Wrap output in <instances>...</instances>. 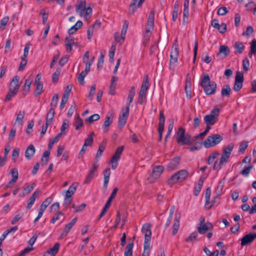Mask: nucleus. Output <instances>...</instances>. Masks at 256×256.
Returning a JSON list of instances; mask_svg holds the SVG:
<instances>
[{"label":"nucleus","mask_w":256,"mask_h":256,"mask_svg":"<svg viewBox=\"0 0 256 256\" xmlns=\"http://www.w3.org/2000/svg\"><path fill=\"white\" fill-rule=\"evenodd\" d=\"M200 84L206 95L215 94L216 90V84L215 82L210 80L208 74H204L201 76Z\"/></svg>","instance_id":"nucleus-1"},{"label":"nucleus","mask_w":256,"mask_h":256,"mask_svg":"<svg viewBox=\"0 0 256 256\" xmlns=\"http://www.w3.org/2000/svg\"><path fill=\"white\" fill-rule=\"evenodd\" d=\"M176 142L182 145L190 146L192 144L190 140V136L188 134H186L185 130L182 127L178 128L176 133Z\"/></svg>","instance_id":"nucleus-2"},{"label":"nucleus","mask_w":256,"mask_h":256,"mask_svg":"<svg viewBox=\"0 0 256 256\" xmlns=\"http://www.w3.org/2000/svg\"><path fill=\"white\" fill-rule=\"evenodd\" d=\"M188 175V172L186 170H180L174 174L168 180V184L172 185L177 182H180L186 180Z\"/></svg>","instance_id":"nucleus-3"},{"label":"nucleus","mask_w":256,"mask_h":256,"mask_svg":"<svg viewBox=\"0 0 256 256\" xmlns=\"http://www.w3.org/2000/svg\"><path fill=\"white\" fill-rule=\"evenodd\" d=\"M223 139L222 136L218 134L208 136L203 142L205 148H210L218 144Z\"/></svg>","instance_id":"nucleus-4"},{"label":"nucleus","mask_w":256,"mask_h":256,"mask_svg":"<svg viewBox=\"0 0 256 256\" xmlns=\"http://www.w3.org/2000/svg\"><path fill=\"white\" fill-rule=\"evenodd\" d=\"M154 10L151 9L148 18L147 24L146 28L144 38L146 40H149L151 32L154 29Z\"/></svg>","instance_id":"nucleus-5"},{"label":"nucleus","mask_w":256,"mask_h":256,"mask_svg":"<svg viewBox=\"0 0 256 256\" xmlns=\"http://www.w3.org/2000/svg\"><path fill=\"white\" fill-rule=\"evenodd\" d=\"M179 56V50H178V42L176 39L174 40L172 46V48L170 54V67L172 66V64H175L178 62V59Z\"/></svg>","instance_id":"nucleus-6"},{"label":"nucleus","mask_w":256,"mask_h":256,"mask_svg":"<svg viewBox=\"0 0 256 256\" xmlns=\"http://www.w3.org/2000/svg\"><path fill=\"white\" fill-rule=\"evenodd\" d=\"M130 110L128 108H122L121 110V114L118 118V126L122 128L126 122Z\"/></svg>","instance_id":"nucleus-7"},{"label":"nucleus","mask_w":256,"mask_h":256,"mask_svg":"<svg viewBox=\"0 0 256 256\" xmlns=\"http://www.w3.org/2000/svg\"><path fill=\"white\" fill-rule=\"evenodd\" d=\"M212 228L213 225L210 222H207L206 224H198L197 226L198 232L200 234H204L208 230H211Z\"/></svg>","instance_id":"nucleus-8"},{"label":"nucleus","mask_w":256,"mask_h":256,"mask_svg":"<svg viewBox=\"0 0 256 256\" xmlns=\"http://www.w3.org/2000/svg\"><path fill=\"white\" fill-rule=\"evenodd\" d=\"M77 221V218H73L70 222L68 224L66 225L64 228V230L60 236V238H63L64 237L66 236L70 232L71 228H72V226L75 224Z\"/></svg>","instance_id":"nucleus-9"},{"label":"nucleus","mask_w":256,"mask_h":256,"mask_svg":"<svg viewBox=\"0 0 256 256\" xmlns=\"http://www.w3.org/2000/svg\"><path fill=\"white\" fill-rule=\"evenodd\" d=\"M180 158L179 156L174 157L172 159L167 166L166 168L171 171L176 168L180 164Z\"/></svg>","instance_id":"nucleus-10"},{"label":"nucleus","mask_w":256,"mask_h":256,"mask_svg":"<svg viewBox=\"0 0 256 256\" xmlns=\"http://www.w3.org/2000/svg\"><path fill=\"white\" fill-rule=\"evenodd\" d=\"M113 118V114L112 112H108L106 117V120L102 126L104 132H106L108 131V128L112 122Z\"/></svg>","instance_id":"nucleus-11"},{"label":"nucleus","mask_w":256,"mask_h":256,"mask_svg":"<svg viewBox=\"0 0 256 256\" xmlns=\"http://www.w3.org/2000/svg\"><path fill=\"white\" fill-rule=\"evenodd\" d=\"M41 191L40 189H36L32 194L31 196L28 200V206H26V209L29 210H30L32 206H33L36 197L39 195Z\"/></svg>","instance_id":"nucleus-12"},{"label":"nucleus","mask_w":256,"mask_h":256,"mask_svg":"<svg viewBox=\"0 0 256 256\" xmlns=\"http://www.w3.org/2000/svg\"><path fill=\"white\" fill-rule=\"evenodd\" d=\"M164 122H165V116L164 115V112H163V110H160V116H159V122H158V134H162L164 130Z\"/></svg>","instance_id":"nucleus-13"},{"label":"nucleus","mask_w":256,"mask_h":256,"mask_svg":"<svg viewBox=\"0 0 256 256\" xmlns=\"http://www.w3.org/2000/svg\"><path fill=\"white\" fill-rule=\"evenodd\" d=\"M254 240L252 233H250L242 238L240 245L242 246L250 245L253 242Z\"/></svg>","instance_id":"nucleus-14"},{"label":"nucleus","mask_w":256,"mask_h":256,"mask_svg":"<svg viewBox=\"0 0 256 256\" xmlns=\"http://www.w3.org/2000/svg\"><path fill=\"white\" fill-rule=\"evenodd\" d=\"M164 171V167L162 166H157L154 167L151 176L154 179H157Z\"/></svg>","instance_id":"nucleus-15"},{"label":"nucleus","mask_w":256,"mask_h":256,"mask_svg":"<svg viewBox=\"0 0 256 256\" xmlns=\"http://www.w3.org/2000/svg\"><path fill=\"white\" fill-rule=\"evenodd\" d=\"M76 7V12H79L80 16H82L86 10V1L82 0L77 1Z\"/></svg>","instance_id":"nucleus-16"},{"label":"nucleus","mask_w":256,"mask_h":256,"mask_svg":"<svg viewBox=\"0 0 256 256\" xmlns=\"http://www.w3.org/2000/svg\"><path fill=\"white\" fill-rule=\"evenodd\" d=\"M104 176V181L102 188L106 190L108 188V183L110 180V168H107L104 170L103 172Z\"/></svg>","instance_id":"nucleus-17"},{"label":"nucleus","mask_w":256,"mask_h":256,"mask_svg":"<svg viewBox=\"0 0 256 256\" xmlns=\"http://www.w3.org/2000/svg\"><path fill=\"white\" fill-rule=\"evenodd\" d=\"M60 244L58 242H56L52 248L46 251L44 253L43 256H48L49 254H50L52 256H55L58 252Z\"/></svg>","instance_id":"nucleus-18"},{"label":"nucleus","mask_w":256,"mask_h":256,"mask_svg":"<svg viewBox=\"0 0 256 256\" xmlns=\"http://www.w3.org/2000/svg\"><path fill=\"white\" fill-rule=\"evenodd\" d=\"M124 146H118L116 148L114 154L112 157L110 162H118L120 158V154L122 153V151L124 150Z\"/></svg>","instance_id":"nucleus-19"},{"label":"nucleus","mask_w":256,"mask_h":256,"mask_svg":"<svg viewBox=\"0 0 256 256\" xmlns=\"http://www.w3.org/2000/svg\"><path fill=\"white\" fill-rule=\"evenodd\" d=\"M36 186V184L34 182H33L30 186H28L27 187L23 189L22 191L19 194L18 196L20 198L24 197L32 191Z\"/></svg>","instance_id":"nucleus-20"},{"label":"nucleus","mask_w":256,"mask_h":256,"mask_svg":"<svg viewBox=\"0 0 256 256\" xmlns=\"http://www.w3.org/2000/svg\"><path fill=\"white\" fill-rule=\"evenodd\" d=\"M36 150L33 144H30L26 149L25 152V156L26 158L30 160L31 159L32 156H34V153H35Z\"/></svg>","instance_id":"nucleus-21"},{"label":"nucleus","mask_w":256,"mask_h":256,"mask_svg":"<svg viewBox=\"0 0 256 256\" xmlns=\"http://www.w3.org/2000/svg\"><path fill=\"white\" fill-rule=\"evenodd\" d=\"M78 186V184L77 182L72 183L68 189L66 191V194L64 196H66V197L72 198L76 191Z\"/></svg>","instance_id":"nucleus-22"},{"label":"nucleus","mask_w":256,"mask_h":256,"mask_svg":"<svg viewBox=\"0 0 256 256\" xmlns=\"http://www.w3.org/2000/svg\"><path fill=\"white\" fill-rule=\"evenodd\" d=\"M76 44L74 38H70L69 37H66L65 46L68 52H70L72 50V46Z\"/></svg>","instance_id":"nucleus-23"},{"label":"nucleus","mask_w":256,"mask_h":256,"mask_svg":"<svg viewBox=\"0 0 256 256\" xmlns=\"http://www.w3.org/2000/svg\"><path fill=\"white\" fill-rule=\"evenodd\" d=\"M150 225L148 224H145L143 225L142 232L144 234V238H151L152 231L150 229Z\"/></svg>","instance_id":"nucleus-24"},{"label":"nucleus","mask_w":256,"mask_h":256,"mask_svg":"<svg viewBox=\"0 0 256 256\" xmlns=\"http://www.w3.org/2000/svg\"><path fill=\"white\" fill-rule=\"evenodd\" d=\"M149 87V82L148 78V75H145L144 79L142 81V83L140 88V91L144 92H146Z\"/></svg>","instance_id":"nucleus-25"},{"label":"nucleus","mask_w":256,"mask_h":256,"mask_svg":"<svg viewBox=\"0 0 256 256\" xmlns=\"http://www.w3.org/2000/svg\"><path fill=\"white\" fill-rule=\"evenodd\" d=\"M231 88L228 84H225L223 86L221 90V94L222 96L229 98L231 94Z\"/></svg>","instance_id":"nucleus-26"},{"label":"nucleus","mask_w":256,"mask_h":256,"mask_svg":"<svg viewBox=\"0 0 256 256\" xmlns=\"http://www.w3.org/2000/svg\"><path fill=\"white\" fill-rule=\"evenodd\" d=\"M82 22L81 20H78L76 24L71 27L68 30L69 34H72L76 32L82 26Z\"/></svg>","instance_id":"nucleus-27"},{"label":"nucleus","mask_w":256,"mask_h":256,"mask_svg":"<svg viewBox=\"0 0 256 256\" xmlns=\"http://www.w3.org/2000/svg\"><path fill=\"white\" fill-rule=\"evenodd\" d=\"M55 114L54 108H50L46 118V122L51 124Z\"/></svg>","instance_id":"nucleus-28"},{"label":"nucleus","mask_w":256,"mask_h":256,"mask_svg":"<svg viewBox=\"0 0 256 256\" xmlns=\"http://www.w3.org/2000/svg\"><path fill=\"white\" fill-rule=\"evenodd\" d=\"M204 119L206 125L210 124L212 126L216 122V118H215L214 116L209 114L206 115Z\"/></svg>","instance_id":"nucleus-29"},{"label":"nucleus","mask_w":256,"mask_h":256,"mask_svg":"<svg viewBox=\"0 0 256 256\" xmlns=\"http://www.w3.org/2000/svg\"><path fill=\"white\" fill-rule=\"evenodd\" d=\"M95 136V134L94 132H90V134H89L88 137L85 140L84 145V146H92L93 142H94V138L93 137Z\"/></svg>","instance_id":"nucleus-30"},{"label":"nucleus","mask_w":256,"mask_h":256,"mask_svg":"<svg viewBox=\"0 0 256 256\" xmlns=\"http://www.w3.org/2000/svg\"><path fill=\"white\" fill-rule=\"evenodd\" d=\"M134 244L132 242H128L124 252V256H132V248Z\"/></svg>","instance_id":"nucleus-31"},{"label":"nucleus","mask_w":256,"mask_h":256,"mask_svg":"<svg viewBox=\"0 0 256 256\" xmlns=\"http://www.w3.org/2000/svg\"><path fill=\"white\" fill-rule=\"evenodd\" d=\"M32 80L30 79H26L23 88V94L26 95L30 91Z\"/></svg>","instance_id":"nucleus-32"},{"label":"nucleus","mask_w":256,"mask_h":256,"mask_svg":"<svg viewBox=\"0 0 256 256\" xmlns=\"http://www.w3.org/2000/svg\"><path fill=\"white\" fill-rule=\"evenodd\" d=\"M180 227V220L179 218H178L176 216L174 222L172 226V234L174 236L178 232V231Z\"/></svg>","instance_id":"nucleus-33"},{"label":"nucleus","mask_w":256,"mask_h":256,"mask_svg":"<svg viewBox=\"0 0 256 256\" xmlns=\"http://www.w3.org/2000/svg\"><path fill=\"white\" fill-rule=\"evenodd\" d=\"M100 22L96 21L95 23L92 26V27L89 28L87 30L88 38L90 40L94 32V28L96 26L100 27Z\"/></svg>","instance_id":"nucleus-34"},{"label":"nucleus","mask_w":256,"mask_h":256,"mask_svg":"<svg viewBox=\"0 0 256 256\" xmlns=\"http://www.w3.org/2000/svg\"><path fill=\"white\" fill-rule=\"evenodd\" d=\"M234 48L238 54H242L244 48V46L242 42H236L234 43Z\"/></svg>","instance_id":"nucleus-35"},{"label":"nucleus","mask_w":256,"mask_h":256,"mask_svg":"<svg viewBox=\"0 0 256 256\" xmlns=\"http://www.w3.org/2000/svg\"><path fill=\"white\" fill-rule=\"evenodd\" d=\"M50 153V150H46L43 153L42 157L41 160L42 165H46L48 164Z\"/></svg>","instance_id":"nucleus-36"},{"label":"nucleus","mask_w":256,"mask_h":256,"mask_svg":"<svg viewBox=\"0 0 256 256\" xmlns=\"http://www.w3.org/2000/svg\"><path fill=\"white\" fill-rule=\"evenodd\" d=\"M105 55V52L102 51L100 52V56L98 58V62L97 63V68L98 70H100L103 66L104 62V57Z\"/></svg>","instance_id":"nucleus-37"},{"label":"nucleus","mask_w":256,"mask_h":256,"mask_svg":"<svg viewBox=\"0 0 256 256\" xmlns=\"http://www.w3.org/2000/svg\"><path fill=\"white\" fill-rule=\"evenodd\" d=\"M83 120L81 118L79 115H78L77 117L76 118L75 122L74 123V126L76 130H78L83 126Z\"/></svg>","instance_id":"nucleus-38"},{"label":"nucleus","mask_w":256,"mask_h":256,"mask_svg":"<svg viewBox=\"0 0 256 256\" xmlns=\"http://www.w3.org/2000/svg\"><path fill=\"white\" fill-rule=\"evenodd\" d=\"M111 200H108L105 204L104 207L103 208V209L102 210V212L101 214H100L99 218H98V220H99L102 218L106 214V212H107L108 210L110 208V204H111Z\"/></svg>","instance_id":"nucleus-39"},{"label":"nucleus","mask_w":256,"mask_h":256,"mask_svg":"<svg viewBox=\"0 0 256 256\" xmlns=\"http://www.w3.org/2000/svg\"><path fill=\"white\" fill-rule=\"evenodd\" d=\"M219 53H222L224 54L225 56H228L230 54V50L229 48L226 45H222L220 47Z\"/></svg>","instance_id":"nucleus-40"},{"label":"nucleus","mask_w":256,"mask_h":256,"mask_svg":"<svg viewBox=\"0 0 256 256\" xmlns=\"http://www.w3.org/2000/svg\"><path fill=\"white\" fill-rule=\"evenodd\" d=\"M248 142L245 140L241 142L240 144L238 152L240 154L244 153L248 146Z\"/></svg>","instance_id":"nucleus-41"},{"label":"nucleus","mask_w":256,"mask_h":256,"mask_svg":"<svg viewBox=\"0 0 256 256\" xmlns=\"http://www.w3.org/2000/svg\"><path fill=\"white\" fill-rule=\"evenodd\" d=\"M36 86V88L35 89L34 92V96L35 97H37L39 96L42 92L43 88V84H35Z\"/></svg>","instance_id":"nucleus-42"},{"label":"nucleus","mask_w":256,"mask_h":256,"mask_svg":"<svg viewBox=\"0 0 256 256\" xmlns=\"http://www.w3.org/2000/svg\"><path fill=\"white\" fill-rule=\"evenodd\" d=\"M225 164H226L225 162H224L220 158V160H216L214 162V164L213 166V170H220L222 168V166L223 165H224Z\"/></svg>","instance_id":"nucleus-43"},{"label":"nucleus","mask_w":256,"mask_h":256,"mask_svg":"<svg viewBox=\"0 0 256 256\" xmlns=\"http://www.w3.org/2000/svg\"><path fill=\"white\" fill-rule=\"evenodd\" d=\"M25 115V112L24 111H20L18 114L17 115L15 121V124L18 122L20 124H22V120Z\"/></svg>","instance_id":"nucleus-44"},{"label":"nucleus","mask_w":256,"mask_h":256,"mask_svg":"<svg viewBox=\"0 0 256 256\" xmlns=\"http://www.w3.org/2000/svg\"><path fill=\"white\" fill-rule=\"evenodd\" d=\"M105 148V146L102 145V144H101L98 148V149L97 151L94 160H96V162H98V157H100L102 155V153L104 152Z\"/></svg>","instance_id":"nucleus-45"},{"label":"nucleus","mask_w":256,"mask_h":256,"mask_svg":"<svg viewBox=\"0 0 256 256\" xmlns=\"http://www.w3.org/2000/svg\"><path fill=\"white\" fill-rule=\"evenodd\" d=\"M244 73L242 72L237 71L235 76L234 82H244Z\"/></svg>","instance_id":"nucleus-46"},{"label":"nucleus","mask_w":256,"mask_h":256,"mask_svg":"<svg viewBox=\"0 0 256 256\" xmlns=\"http://www.w3.org/2000/svg\"><path fill=\"white\" fill-rule=\"evenodd\" d=\"M138 2V0H132V2L129 6V10L130 14H133L136 12V4Z\"/></svg>","instance_id":"nucleus-47"},{"label":"nucleus","mask_w":256,"mask_h":256,"mask_svg":"<svg viewBox=\"0 0 256 256\" xmlns=\"http://www.w3.org/2000/svg\"><path fill=\"white\" fill-rule=\"evenodd\" d=\"M146 92L140 91L138 94V102L142 104L145 102L146 100Z\"/></svg>","instance_id":"nucleus-48"},{"label":"nucleus","mask_w":256,"mask_h":256,"mask_svg":"<svg viewBox=\"0 0 256 256\" xmlns=\"http://www.w3.org/2000/svg\"><path fill=\"white\" fill-rule=\"evenodd\" d=\"M100 118V116L98 114H94L88 118L86 119V122L90 123H92L94 121L98 120Z\"/></svg>","instance_id":"nucleus-49"},{"label":"nucleus","mask_w":256,"mask_h":256,"mask_svg":"<svg viewBox=\"0 0 256 256\" xmlns=\"http://www.w3.org/2000/svg\"><path fill=\"white\" fill-rule=\"evenodd\" d=\"M58 94H55L51 100V102L50 104V108H54L58 104Z\"/></svg>","instance_id":"nucleus-50"},{"label":"nucleus","mask_w":256,"mask_h":256,"mask_svg":"<svg viewBox=\"0 0 256 256\" xmlns=\"http://www.w3.org/2000/svg\"><path fill=\"white\" fill-rule=\"evenodd\" d=\"M61 72V68H58L54 73L52 78V80L53 82H57L58 80V76Z\"/></svg>","instance_id":"nucleus-51"},{"label":"nucleus","mask_w":256,"mask_h":256,"mask_svg":"<svg viewBox=\"0 0 256 256\" xmlns=\"http://www.w3.org/2000/svg\"><path fill=\"white\" fill-rule=\"evenodd\" d=\"M211 190L210 188L208 187L206 189L205 198H206V206H208L210 202V196Z\"/></svg>","instance_id":"nucleus-52"},{"label":"nucleus","mask_w":256,"mask_h":256,"mask_svg":"<svg viewBox=\"0 0 256 256\" xmlns=\"http://www.w3.org/2000/svg\"><path fill=\"white\" fill-rule=\"evenodd\" d=\"M20 150V148H14L12 150V160H14V162L16 161V160L19 156Z\"/></svg>","instance_id":"nucleus-53"},{"label":"nucleus","mask_w":256,"mask_h":256,"mask_svg":"<svg viewBox=\"0 0 256 256\" xmlns=\"http://www.w3.org/2000/svg\"><path fill=\"white\" fill-rule=\"evenodd\" d=\"M10 174L12 176V181H17L18 177V170L16 168H14L10 170Z\"/></svg>","instance_id":"nucleus-54"},{"label":"nucleus","mask_w":256,"mask_h":256,"mask_svg":"<svg viewBox=\"0 0 256 256\" xmlns=\"http://www.w3.org/2000/svg\"><path fill=\"white\" fill-rule=\"evenodd\" d=\"M252 166H246L243 170H242L240 172L242 176H247L249 174L252 168Z\"/></svg>","instance_id":"nucleus-55"},{"label":"nucleus","mask_w":256,"mask_h":256,"mask_svg":"<svg viewBox=\"0 0 256 256\" xmlns=\"http://www.w3.org/2000/svg\"><path fill=\"white\" fill-rule=\"evenodd\" d=\"M69 126V122L68 120H64L60 128V133L65 134V130Z\"/></svg>","instance_id":"nucleus-56"},{"label":"nucleus","mask_w":256,"mask_h":256,"mask_svg":"<svg viewBox=\"0 0 256 256\" xmlns=\"http://www.w3.org/2000/svg\"><path fill=\"white\" fill-rule=\"evenodd\" d=\"M230 154L227 152L222 150V154L220 159L224 162L226 163L228 162V158H230Z\"/></svg>","instance_id":"nucleus-57"},{"label":"nucleus","mask_w":256,"mask_h":256,"mask_svg":"<svg viewBox=\"0 0 256 256\" xmlns=\"http://www.w3.org/2000/svg\"><path fill=\"white\" fill-rule=\"evenodd\" d=\"M197 236L198 232L195 231L192 233L188 237L186 238L185 240L187 242H192L196 238Z\"/></svg>","instance_id":"nucleus-58"},{"label":"nucleus","mask_w":256,"mask_h":256,"mask_svg":"<svg viewBox=\"0 0 256 256\" xmlns=\"http://www.w3.org/2000/svg\"><path fill=\"white\" fill-rule=\"evenodd\" d=\"M8 16H5L1 20L0 26V29L1 30H4L5 28V26L6 25L8 22Z\"/></svg>","instance_id":"nucleus-59"},{"label":"nucleus","mask_w":256,"mask_h":256,"mask_svg":"<svg viewBox=\"0 0 256 256\" xmlns=\"http://www.w3.org/2000/svg\"><path fill=\"white\" fill-rule=\"evenodd\" d=\"M228 10L227 8L225 6H221L220 7L217 12V14L219 16H224L228 12Z\"/></svg>","instance_id":"nucleus-60"},{"label":"nucleus","mask_w":256,"mask_h":256,"mask_svg":"<svg viewBox=\"0 0 256 256\" xmlns=\"http://www.w3.org/2000/svg\"><path fill=\"white\" fill-rule=\"evenodd\" d=\"M250 62L247 58H245L242 60V68L244 71L248 72L249 70Z\"/></svg>","instance_id":"nucleus-61"},{"label":"nucleus","mask_w":256,"mask_h":256,"mask_svg":"<svg viewBox=\"0 0 256 256\" xmlns=\"http://www.w3.org/2000/svg\"><path fill=\"white\" fill-rule=\"evenodd\" d=\"M20 76H15L11 80L10 84V86L12 87L17 84H19Z\"/></svg>","instance_id":"nucleus-62"},{"label":"nucleus","mask_w":256,"mask_h":256,"mask_svg":"<svg viewBox=\"0 0 256 256\" xmlns=\"http://www.w3.org/2000/svg\"><path fill=\"white\" fill-rule=\"evenodd\" d=\"M191 86L192 84H185L184 90L186 98L188 99L191 98Z\"/></svg>","instance_id":"nucleus-63"},{"label":"nucleus","mask_w":256,"mask_h":256,"mask_svg":"<svg viewBox=\"0 0 256 256\" xmlns=\"http://www.w3.org/2000/svg\"><path fill=\"white\" fill-rule=\"evenodd\" d=\"M60 207V204L58 202H56L54 203L50 206V211L52 212H57L59 210Z\"/></svg>","instance_id":"nucleus-64"}]
</instances>
